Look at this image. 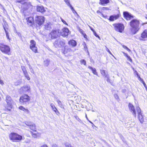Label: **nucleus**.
<instances>
[{"instance_id":"2f4dec72","label":"nucleus","mask_w":147,"mask_h":147,"mask_svg":"<svg viewBox=\"0 0 147 147\" xmlns=\"http://www.w3.org/2000/svg\"><path fill=\"white\" fill-rule=\"evenodd\" d=\"M89 27H90V29H91V30L93 32L94 36L98 38L99 40H100V37L99 36L98 34H97L96 32H95V31L94 30V29L92 27H90V26H89Z\"/></svg>"},{"instance_id":"c9c22d12","label":"nucleus","mask_w":147,"mask_h":147,"mask_svg":"<svg viewBox=\"0 0 147 147\" xmlns=\"http://www.w3.org/2000/svg\"><path fill=\"white\" fill-rule=\"evenodd\" d=\"M130 111L132 113L134 117L135 118H136V110L135 108H134V109L131 110Z\"/></svg>"},{"instance_id":"7c9ffc66","label":"nucleus","mask_w":147,"mask_h":147,"mask_svg":"<svg viewBox=\"0 0 147 147\" xmlns=\"http://www.w3.org/2000/svg\"><path fill=\"white\" fill-rule=\"evenodd\" d=\"M3 27L5 31H7L8 30V25L6 22H4Z\"/></svg>"},{"instance_id":"f704fd0d","label":"nucleus","mask_w":147,"mask_h":147,"mask_svg":"<svg viewBox=\"0 0 147 147\" xmlns=\"http://www.w3.org/2000/svg\"><path fill=\"white\" fill-rule=\"evenodd\" d=\"M71 51V50L70 49L68 48L65 49V48L64 50L63 51V53L64 54H66L69 52H70Z\"/></svg>"},{"instance_id":"412c9836","label":"nucleus","mask_w":147,"mask_h":147,"mask_svg":"<svg viewBox=\"0 0 147 147\" xmlns=\"http://www.w3.org/2000/svg\"><path fill=\"white\" fill-rule=\"evenodd\" d=\"M69 45L73 47L76 46L77 43L73 39L70 40L68 42Z\"/></svg>"},{"instance_id":"aec40b11","label":"nucleus","mask_w":147,"mask_h":147,"mask_svg":"<svg viewBox=\"0 0 147 147\" xmlns=\"http://www.w3.org/2000/svg\"><path fill=\"white\" fill-rule=\"evenodd\" d=\"M29 128L30 129V132L34 131H36L37 129L36 125L35 124H33L29 125Z\"/></svg>"},{"instance_id":"5fc2aeb1","label":"nucleus","mask_w":147,"mask_h":147,"mask_svg":"<svg viewBox=\"0 0 147 147\" xmlns=\"http://www.w3.org/2000/svg\"><path fill=\"white\" fill-rule=\"evenodd\" d=\"M40 147H49L46 144H44L41 146Z\"/></svg>"},{"instance_id":"20e7f679","label":"nucleus","mask_w":147,"mask_h":147,"mask_svg":"<svg viewBox=\"0 0 147 147\" xmlns=\"http://www.w3.org/2000/svg\"><path fill=\"white\" fill-rule=\"evenodd\" d=\"M114 30L116 32L119 33H122L124 31L125 26L124 24L121 23H114L113 24Z\"/></svg>"},{"instance_id":"f3484780","label":"nucleus","mask_w":147,"mask_h":147,"mask_svg":"<svg viewBox=\"0 0 147 147\" xmlns=\"http://www.w3.org/2000/svg\"><path fill=\"white\" fill-rule=\"evenodd\" d=\"M22 69L25 77L28 80H30V78L28 75L26 68L24 66H22Z\"/></svg>"},{"instance_id":"0eeeda50","label":"nucleus","mask_w":147,"mask_h":147,"mask_svg":"<svg viewBox=\"0 0 147 147\" xmlns=\"http://www.w3.org/2000/svg\"><path fill=\"white\" fill-rule=\"evenodd\" d=\"M45 20V17L42 16H36L35 17V22L36 27L37 26H40L44 23Z\"/></svg>"},{"instance_id":"a18cd8bd","label":"nucleus","mask_w":147,"mask_h":147,"mask_svg":"<svg viewBox=\"0 0 147 147\" xmlns=\"http://www.w3.org/2000/svg\"><path fill=\"white\" fill-rule=\"evenodd\" d=\"M26 0H17L16 1V3H18L22 4V2H24Z\"/></svg>"},{"instance_id":"864d4df0","label":"nucleus","mask_w":147,"mask_h":147,"mask_svg":"<svg viewBox=\"0 0 147 147\" xmlns=\"http://www.w3.org/2000/svg\"><path fill=\"white\" fill-rule=\"evenodd\" d=\"M84 48L86 49H87V47L86 46V43L85 42H84Z\"/></svg>"},{"instance_id":"13d9d810","label":"nucleus","mask_w":147,"mask_h":147,"mask_svg":"<svg viewBox=\"0 0 147 147\" xmlns=\"http://www.w3.org/2000/svg\"><path fill=\"white\" fill-rule=\"evenodd\" d=\"M59 43H62L63 44V45H64L65 44V43H64L63 41H61L60 42H59Z\"/></svg>"},{"instance_id":"39448f33","label":"nucleus","mask_w":147,"mask_h":147,"mask_svg":"<svg viewBox=\"0 0 147 147\" xmlns=\"http://www.w3.org/2000/svg\"><path fill=\"white\" fill-rule=\"evenodd\" d=\"M19 100L21 104H23L30 102L31 97L27 94H24L20 96Z\"/></svg>"},{"instance_id":"c03bdc74","label":"nucleus","mask_w":147,"mask_h":147,"mask_svg":"<svg viewBox=\"0 0 147 147\" xmlns=\"http://www.w3.org/2000/svg\"><path fill=\"white\" fill-rule=\"evenodd\" d=\"M105 78H107V82H110V79L108 75H105Z\"/></svg>"},{"instance_id":"09e8293b","label":"nucleus","mask_w":147,"mask_h":147,"mask_svg":"<svg viewBox=\"0 0 147 147\" xmlns=\"http://www.w3.org/2000/svg\"><path fill=\"white\" fill-rule=\"evenodd\" d=\"M5 32L6 33V36L7 39H9V35L8 34V32L7 31H5Z\"/></svg>"},{"instance_id":"cd10ccee","label":"nucleus","mask_w":147,"mask_h":147,"mask_svg":"<svg viewBox=\"0 0 147 147\" xmlns=\"http://www.w3.org/2000/svg\"><path fill=\"white\" fill-rule=\"evenodd\" d=\"M79 31L80 33L82 34L84 37L85 38L86 40H88V39L87 38V36L85 33L84 31L82 29L80 28L79 29Z\"/></svg>"},{"instance_id":"b1692460","label":"nucleus","mask_w":147,"mask_h":147,"mask_svg":"<svg viewBox=\"0 0 147 147\" xmlns=\"http://www.w3.org/2000/svg\"><path fill=\"white\" fill-rule=\"evenodd\" d=\"M51 24L50 22L46 24L44 26V29L46 30H50L51 29Z\"/></svg>"},{"instance_id":"ddd939ff","label":"nucleus","mask_w":147,"mask_h":147,"mask_svg":"<svg viewBox=\"0 0 147 147\" xmlns=\"http://www.w3.org/2000/svg\"><path fill=\"white\" fill-rule=\"evenodd\" d=\"M139 40L144 41L147 40V29L144 30L142 32Z\"/></svg>"},{"instance_id":"423d86ee","label":"nucleus","mask_w":147,"mask_h":147,"mask_svg":"<svg viewBox=\"0 0 147 147\" xmlns=\"http://www.w3.org/2000/svg\"><path fill=\"white\" fill-rule=\"evenodd\" d=\"M49 37L51 39L56 38L60 36V30L59 29H53L49 34Z\"/></svg>"},{"instance_id":"49530a36","label":"nucleus","mask_w":147,"mask_h":147,"mask_svg":"<svg viewBox=\"0 0 147 147\" xmlns=\"http://www.w3.org/2000/svg\"><path fill=\"white\" fill-rule=\"evenodd\" d=\"M138 77V79L140 81L142 82L144 81L140 77V76L139 75L137 76Z\"/></svg>"},{"instance_id":"f8f14e48","label":"nucleus","mask_w":147,"mask_h":147,"mask_svg":"<svg viewBox=\"0 0 147 147\" xmlns=\"http://www.w3.org/2000/svg\"><path fill=\"white\" fill-rule=\"evenodd\" d=\"M69 34V29L66 27H64L62 29L61 31H60V36H62L63 37L67 36Z\"/></svg>"},{"instance_id":"9d476101","label":"nucleus","mask_w":147,"mask_h":147,"mask_svg":"<svg viewBox=\"0 0 147 147\" xmlns=\"http://www.w3.org/2000/svg\"><path fill=\"white\" fill-rule=\"evenodd\" d=\"M30 49L34 53H38V49L37 47L36 46V42L34 40H30Z\"/></svg>"},{"instance_id":"79ce46f5","label":"nucleus","mask_w":147,"mask_h":147,"mask_svg":"<svg viewBox=\"0 0 147 147\" xmlns=\"http://www.w3.org/2000/svg\"><path fill=\"white\" fill-rule=\"evenodd\" d=\"M122 47L125 49H126L129 52H130L131 50H130L129 49L127 46L124 45H123Z\"/></svg>"},{"instance_id":"4468645a","label":"nucleus","mask_w":147,"mask_h":147,"mask_svg":"<svg viewBox=\"0 0 147 147\" xmlns=\"http://www.w3.org/2000/svg\"><path fill=\"white\" fill-rule=\"evenodd\" d=\"M121 16V14L119 12L116 15L110 16L108 19L110 21H113L115 20L119 19Z\"/></svg>"},{"instance_id":"473e14b6","label":"nucleus","mask_w":147,"mask_h":147,"mask_svg":"<svg viewBox=\"0 0 147 147\" xmlns=\"http://www.w3.org/2000/svg\"><path fill=\"white\" fill-rule=\"evenodd\" d=\"M123 53L124 56L127 58V59L130 62L132 63V60L130 57L129 55H128L127 53L124 52H123Z\"/></svg>"},{"instance_id":"603ef678","label":"nucleus","mask_w":147,"mask_h":147,"mask_svg":"<svg viewBox=\"0 0 147 147\" xmlns=\"http://www.w3.org/2000/svg\"><path fill=\"white\" fill-rule=\"evenodd\" d=\"M142 83L143 84V85H144V87L146 89L147 88V87L146 83L144 82V81L143 82H142Z\"/></svg>"},{"instance_id":"f03ea898","label":"nucleus","mask_w":147,"mask_h":147,"mask_svg":"<svg viewBox=\"0 0 147 147\" xmlns=\"http://www.w3.org/2000/svg\"><path fill=\"white\" fill-rule=\"evenodd\" d=\"M9 140L14 142H20L24 139L22 135L15 132H11L9 135Z\"/></svg>"},{"instance_id":"a211bd4d","label":"nucleus","mask_w":147,"mask_h":147,"mask_svg":"<svg viewBox=\"0 0 147 147\" xmlns=\"http://www.w3.org/2000/svg\"><path fill=\"white\" fill-rule=\"evenodd\" d=\"M7 105L5 106L3 110L5 111H10L12 108L11 104H7Z\"/></svg>"},{"instance_id":"680f3d73","label":"nucleus","mask_w":147,"mask_h":147,"mask_svg":"<svg viewBox=\"0 0 147 147\" xmlns=\"http://www.w3.org/2000/svg\"><path fill=\"white\" fill-rule=\"evenodd\" d=\"M145 24V23H144L143 24Z\"/></svg>"},{"instance_id":"de8ad7c7","label":"nucleus","mask_w":147,"mask_h":147,"mask_svg":"<svg viewBox=\"0 0 147 147\" xmlns=\"http://www.w3.org/2000/svg\"><path fill=\"white\" fill-rule=\"evenodd\" d=\"M138 77V79L140 81L142 82L144 81L140 77V76L139 75L137 76Z\"/></svg>"},{"instance_id":"6ab92c4d","label":"nucleus","mask_w":147,"mask_h":147,"mask_svg":"<svg viewBox=\"0 0 147 147\" xmlns=\"http://www.w3.org/2000/svg\"><path fill=\"white\" fill-rule=\"evenodd\" d=\"M31 134L32 137L34 138H37L40 137L41 135V134L37 132V130L36 131H34L30 132Z\"/></svg>"},{"instance_id":"6e6552de","label":"nucleus","mask_w":147,"mask_h":147,"mask_svg":"<svg viewBox=\"0 0 147 147\" xmlns=\"http://www.w3.org/2000/svg\"><path fill=\"white\" fill-rule=\"evenodd\" d=\"M31 91L30 87L29 86L25 85L21 87L19 90L20 94L25 93L29 92Z\"/></svg>"},{"instance_id":"3c124183","label":"nucleus","mask_w":147,"mask_h":147,"mask_svg":"<svg viewBox=\"0 0 147 147\" xmlns=\"http://www.w3.org/2000/svg\"><path fill=\"white\" fill-rule=\"evenodd\" d=\"M61 21L62 22L65 24L66 25H67V23L62 18H61Z\"/></svg>"},{"instance_id":"58836bf2","label":"nucleus","mask_w":147,"mask_h":147,"mask_svg":"<svg viewBox=\"0 0 147 147\" xmlns=\"http://www.w3.org/2000/svg\"><path fill=\"white\" fill-rule=\"evenodd\" d=\"M80 62L81 65L83 64L85 65H86V62L85 60L84 59H82L80 61Z\"/></svg>"},{"instance_id":"c85d7f7f","label":"nucleus","mask_w":147,"mask_h":147,"mask_svg":"<svg viewBox=\"0 0 147 147\" xmlns=\"http://www.w3.org/2000/svg\"><path fill=\"white\" fill-rule=\"evenodd\" d=\"M5 100L7 104H11L12 99L10 96H6Z\"/></svg>"},{"instance_id":"72a5a7b5","label":"nucleus","mask_w":147,"mask_h":147,"mask_svg":"<svg viewBox=\"0 0 147 147\" xmlns=\"http://www.w3.org/2000/svg\"><path fill=\"white\" fill-rule=\"evenodd\" d=\"M128 107L130 111L135 108L133 105L132 104L130 103H129Z\"/></svg>"},{"instance_id":"052dcab7","label":"nucleus","mask_w":147,"mask_h":147,"mask_svg":"<svg viewBox=\"0 0 147 147\" xmlns=\"http://www.w3.org/2000/svg\"><path fill=\"white\" fill-rule=\"evenodd\" d=\"M145 18H146V19H147V15H146Z\"/></svg>"},{"instance_id":"bf43d9fd","label":"nucleus","mask_w":147,"mask_h":147,"mask_svg":"<svg viewBox=\"0 0 147 147\" xmlns=\"http://www.w3.org/2000/svg\"><path fill=\"white\" fill-rule=\"evenodd\" d=\"M52 147H56V146L55 145H53L52 146Z\"/></svg>"},{"instance_id":"f257e3e1","label":"nucleus","mask_w":147,"mask_h":147,"mask_svg":"<svg viewBox=\"0 0 147 147\" xmlns=\"http://www.w3.org/2000/svg\"><path fill=\"white\" fill-rule=\"evenodd\" d=\"M140 20L137 19H133L130 21L129 24L131 27L130 30L132 34H135L138 32L140 28Z\"/></svg>"},{"instance_id":"393cba45","label":"nucleus","mask_w":147,"mask_h":147,"mask_svg":"<svg viewBox=\"0 0 147 147\" xmlns=\"http://www.w3.org/2000/svg\"><path fill=\"white\" fill-rule=\"evenodd\" d=\"M18 108L20 110L22 111L25 113H30V111L29 109H28L26 108L23 106H19Z\"/></svg>"},{"instance_id":"1a4fd4ad","label":"nucleus","mask_w":147,"mask_h":147,"mask_svg":"<svg viewBox=\"0 0 147 147\" xmlns=\"http://www.w3.org/2000/svg\"><path fill=\"white\" fill-rule=\"evenodd\" d=\"M28 25L30 26L33 27L35 26V21L34 18L33 16H30L26 19Z\"/></svg>"},{"instance_id":"ea45409f","label":"nucleus","mask_w":147,"mask_h":147,"mask_svg":"<svg viewBox=\"0 0 147 147\" xmlns=\"http://www.w3.org/2000/svg\"><path fill=\"white\" fill-rule=\"evenodd\" d=\"M54 45L55 47H57L59 46V42L57 40H56L53 44Z\"/></svg>"},{"instance_id":"9b49d317","label":"nucleus","mask_w":147,"mask_h":147,"mask_svg":"<svg viewBox=\"0 0 147 147\" xmlns=\"http://www.w3.org/2000/svg\"><path fill=\"white\" fill-rule=\"evenodd\" d=\"M136 110L138 113V119L140 122L142 123L144 121V119L141 110L138 107H136Z\"/></svg>"},{"instance_id":"a19ab883","label":"nucleus","mask_w":147,"mask_h":147,"mask_svg":"<svg viewBox=\"0 0 147 147\" xmlns=\"http://www.w3.org/2000/svg\"><path fill=\"white\" fill-rule=\"evenodd\" d=\"M131 68L134 71V74H136L137 75V76H138V75H139L138 73L137 72V71L135 70V69L133 67H132Z\"/></svg>"},{"instance_id":"8fccbe9b","label":"nucleus","mask_w":147,"mask_h":147,"mask_svg":"<svg viewBox=\"0 0 147 147\" xmlns=\"http://www.w3.org/2000/svg\"><path fill=\"white\" fill-rule=\"evenodd\" d=\"M106 51L109 53L112 56H113V55L112 54V53H111V52L109 50V49L107 48V47H106Z\"/></svg>"},{"instance_id":"6e6d98bb","label":"nucleus","mask_w":147,"mask_h":147,"mask_svg":"<svg viewBox=\"0 0 147 147\" xmlns=\"http://www.w3.org/2000/svg\"><path fill=\"white\" fill-rule=\"evenodd\" d=\"M57 102L58 104H59V105H62L61 102V101H60V100H57Z\"/></svg>"},{"instance_id":"2eb2a0df","label":"nucleus","mask_w":147,"mask_h":147,"mask_svg":"<svg viewBox=\"0 0 147 147\" xmlns=\"http://www.w3.org/2000/svg\"><path fill=\"white\" fill-rule=\"evenodd\" d=\"M123 15L124 18L127 20H130L134 17L133 15L130 14L127 11L123 12Z\"/></svg>"},{"instance_id":"4c0bfd02","label":"nucleus","mask_w":147,"mask_h":147,"mask_svg":"<svg viewBox=\"0 0 147 147\" xmlns=\"http://www.w3.org/2000/svg\"><path fill=\"white\" fill-rule=\"evenodd\" d=\"M50 61L48 60H46L44 61V65L46 66H48L49 64Z\"/></svg>"},{"instance_id":"4d7b16f0","label":"nucleus","mask_w":147,"mask_h":147,"mask_svg":"<svg viewBox=\"0 0 147 147\" xmlns=\"http://www.w3.org/2000/svg\"><path fill=\"white\" fill-rule=\"evenodd\" d=\"M96 13H98V14H101L102 15V13L101 12V11H100V10H97V11H96Z\"/></svg>"},{"instance_id":"c756f323","label":"nucleus","mask_w":147,"mask_h":147,"mask_svg":"<svg viewBox=\"0 0 147 147\" xmlns=\"http://www.w3.org/2000/svg\"><path fill=\"white\" fill-rule=\"evenodd\" d=\"M88 68L89 69H91L92 70V73L98 76V73L96 72V69L95 68H93L90 66H89L88 67Z\"/></svg>"},{"instance_id":"4be33fe9","label":"nucleus","mask_w":147,"mask_h":147,"mask_svg":"<svg viewBox=\"0 0 147 147\" xmlns=\"http://www.w3.org/2000/svg\"><path fill=\"white\" fill-rule=\"evenodd\" d=\"M111 0H99V4L102 5H105L110 3Z\"/></svg>"},{"instance_id":"e433bc0d","label":"nucleus","mask_w":147,"mask_h":147,"mask_svg":"<svg viewBox=\"0 0 147 147\" xmlns=\"http://www.w3.org/2000/svg\"><path fill=\"white\" fill-rule=\"evenodd\" d=\"M100 74H101L103 76H104V77H105V75H106V71L103 69H100Z\"/></svg>"},{"instance_id":"5701e85b","label":"nucleus","mask_w":147,"mask_h":147,"mask_svg":"<svg viewBox=\"0 0 147 147\" xmlns=\"http://www.w3.org/2000/svg\"><path fill=\"white\" fill-rule=\"evenodd\" d=\"M36 10L37 11L42 13H43L45 11V10L42 6H37L36 7Z\"/></svg>"},{"instance_id":"a878e982","label":"nucleus","mask_w":147,"mask_h":147,"mask_svg":"<svg viewBox=\"0 0 147 147\" xmlns=\"http://www.w3.org/2000/svg\"><path fill=\"white\" fill-rule=\"evenodd\" d=\"M50 105L52 108V110L55 113L57 114L58 115V114H60L59 112L57 110V109L54 104L52 103Z\"/></svg>"},{"instance_id":"37998d69","label":"nucleus","mask_w":147,"mask_h":147,"mask_svg":"<svg viewBox=\"0 0 147 147\" xmlns=\"http://www.w3.org/2000/svg\"><path fill=\"white\" fill-rule=\"evenodd\" d=\"M109 8L108 7H102L101 8V11H104V10H109Z\"/></svg>"},{"instance_id":"dca6fc26","label":"nucleus","mask_w":147,"mask_h":147,"mask_svg":"<svg viewBox=\"0 0 147 147\" xmlns=\"http://www.w3.org/2000/svg\"><path fill=\"white\" fill-rule=\"evenodd\" d=\"M22 4L23 5V8L24 10H26L32 6L31 3L30 2H24Z\"/></svg>"},{"instance_id":"e2e57ef3","label":"nucleus","mask_w":147,"mask_h":147,"mask_svg":"<svg viewBox=\"0 0 147 147\" xmlns=\"http://www.w3.org/2000/svg\"><path fill=\"white\" fill-rule=\"evenodd\" d=\"M146 8H147V7H146Z\"/></svg>"},{"instance_id":"7ed1b4c3","label":"nucleus","mask_w":147,"mask_h":147,"mask_svg":"<svg viewBox=\"0 0 147 147\" xmlns=\"http://www.w3.org/2000/svg\"><path fill=\"white\" fill-rule=\"evenodd\" d=\"M0 50L2 53L8 55L11 54L9 46L3 43H0Z\"/></svg>"},{"instance_id":"bb28decb","label":"nucleus","mask_w":147,"mask_h":147,"mask_svg":"<svg viewBox=\"0 0 147 147\" xmlns=\"http://www.w3.org/2000/svg\"><path fill=\"white\" fill-rule=\"evenodd\" d=\"M65 2L68 5L70 8L71 10L73 11V12L74 13V12H76V11H75L73 7H72V6L69 3V0H64Z\"/></svg>"}]
</instances>
